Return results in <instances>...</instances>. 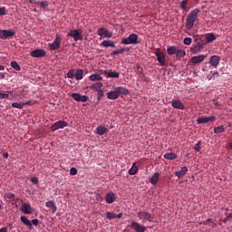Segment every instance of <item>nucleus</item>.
I'll return each instance as SVG.
<instances>
[{
    "label": "nucleus",
    "instance_id": "obj_51",
    "mask_svg": "<svg viewBox=\"0 0 232 232\" xmlns=\"http://www.w3.org/2000/svg\"><path fill=\"white\" fill-rule=\"evenodd\" d=\"M219 77L218 72H214L212 73V76L209 78V81H211V79H217Z\"/></svg>",
    "mask_w": 232,
    "mask_h": 232
},
{
    "label": "nucleus",
    "instance_id": "obj_50",
    "mask_svg": "<svg viewBox=\"0 0 232 232\" xmlns=\"http://www.w3.org/2000/svg\"><path fill=\"white\" fill-rule=\"evenodd\" d=\"M0 15H6V7H0Z\"/></svg>",
    "mask_w": 232,
    "mask_h": 232
},
{
    "label": "nucleus",
    "instance_id": "obj_24",
    "mask_svg": "<svg viewBox=\"0 0 232 232\" xmlns=\"http://www.w3.org/2000/svg\"><path fill=\"white\" fill-rule=\"evenodd\" d=\"M74 77L76 81L82 80V77H84V71L82 69H77L75 72Z\"/></svg>",
    "mask_w": 232,
    "mask_h": 232
},
{
    "label": "nucleus",
    "instance_id": "obj_37",
    "mask_svg": "<svg viewBox=\"0 0 232 232\" xmlns=\"http://www.w3.org/2000/svg\"><path fill=\"white\" fill-rule=\"evenodd\" d=\"M11 66L12 68H14V70H16V72H21V66L19 65V63H17V62H11Z\"/></svg>",
    "mask_w": 232,
    "mask_h": 232
},
{
    "label": "nucleus",
    "instance_id": "obj_46",
    "mask_svg": "<svg viewBox=\"0 0 232 232\" xmlns=\"http://www.w3.org/2000/svg\"><path fill=\"white\" fill-rule=\"evenodd\" d=\"M193 42V40L190 37H186L183 40L184 44H186V46H189V44H191V43Z\"/></svg>",
    "mask_w": 232,
    "mask_h": 232
},
{
    "label": "nucleus",
    "instance_id": "obj_63",
    "mask_svg": "<svg viewBox=\"0 0 232 232\" xmlns=\"http://www.w3.org/2000/svg\"><path fill=\"white\" fill-rule=\"evenodd\" d=\"M116 218H122V213H120V214H116Z\"/></svg>",
    "mask_w": 232,
    "mask_h": 232
},
{
    "label": "nucleus",
    "instance_id": "obj_1",
    "mask_svg": "<svg viewBox=\"0 0 232 232\" xmlns=\"http://www.w3.org/2000/svg\"><path fill=\"white\" fill-rule=\"evenodd\" d=\"M198 14H200V9L196 8L188 14L185 24L187 30H191L195 26V23L198 19Z\"/></svg>",
    "mask_w": 232,
    "mask_h": 232
},
{
    "label": "nucleus",
    "instance_id": "obj_16",
    "mask_svg": "<svg viewBox=\"0 0 232 232\" xmlns=\"http://www.w3.org/2000/svg\"><path fill=\"white\" fill-rule=\"evenodd\" d=\"M21 209L25 215H32V213H34V208H32V206L28 203L22 204Z\"/></svg>",
    "mask_w": 232,
    "mask_h": 232
},
{
    "label": "nucleus",
    "instance_id": "obj_26",
    "mask_svg": "<svg viewBox=\"0 0 232 232\" xmlns=\"http://www.w3.org/2000/svg\"><path fill=\"white\" fill-rule=\"evenodd\" d=\"M20 220L24 226H27V227H32V221L26 218V216H21Z\"/></svg>",
    "mask_w": 232,
    "mask_h": 232
},
{
    "label": "nucleus",
    "instance_id": "obj_18",
    "mask_svg": "<svg viewBox=\"0 0 232 232\" xmlns=\"http://www.w3.org/2000/svg\"><path fill=\"white\" fill-rule=\"evenodd\" d=\"M172 108H175L176 110H185L184 103L180 102V100H172L171 102Z\"/></svg>",
    "mask_w": 232,
    "mask_h": 232
},
{
    "label": "nucleus",
    "instance_id": "obj_40",
    "mask_svg": "<svg viewBox=\"0 0 232 232\" xmlns=\"http://www.w3.org/2000/svg\"><path fill=\"white\" fill-rule=\"evenodd\" d=\"M203 224L206 226V224H208V226H210L211 227H216L217 224H215V222H213V219L208 218L206 221L203 222Z\"/></svg>",
    "mask_w": 232,
    "mask_h": 232
},
{
    "label": "nucleus",
    "instance_id": "obj_44",
    "mask_svg": "<svg viewBox=\"0 0 232 232\" xmlns=\"http://www.w3.org/2000/svg\"><path fill=\"white\" fill-rule=\"evenodd\" d=\"M98 94H97V99L98 101H101V99H102L104 97V91H102V89L97 91Z\"/></svg>",
    "mask_w": 232,
    "mask_h": 232
},
{
    "label": "nucleus",
    "instance_id": "obj_30",
    "mask_svg": "<svg viewBox=\"0 0 232 232\" xmlns=\"http://www.w3.org/2000/svg\"><path fill=\"white\" fill-rule=\"evenodd\" d=\"M164 159H167L168 160H175V159H177V154L173 153V152H169L164 154Z\"/></svg>",
    "mask_w": 232,
    "mask_h": 232
},
{
    "label": "nucleus",
    "instance_id": "obj_9",
    "mask_svg": "<svg viewBox=\"0 0 232 232\" xmlns=\"http://www.w3.org/2000/svg\"><path fill=\"white\" fill-rule=\"evenodd\" d=\"M14 35H15V31L12 29L0 30V39L5 40L8 37H14Z\"/></svg>",
    "mask_w": 232,
    "mask_h": 232
},
{
    "label": "nucleus",
    "instance_id": "obj_22",
    "mask_svg": "<svg viewBox=\"0 0 232 232\" xmlns=\"http://www.w3.org/2000/svg\"><path fill=\"white\" fill-rule=\"evenodd\" d=\"M96 133H97V135L102 136L105 133H108V128H106L102 125H100L96 128Z\"/></svg>",
    "mask_w": 232,
    "mask_h": 232
},
{
    "label": "nucleus",
    "instance_id": "obj_7",
    "mask_svg": "<svg viewBox=\"0 0 232 232\" xmlns=\"http://www.w3.org/2000/svg\"><path fill=\"white\" fill-rule=\"evenodd\" d=\"M61 41H63L61 36L59 34H56V38L54 39L53 43L49 44L50 50H59L61 48Z\"/></svg>",
    "mask_w": 232,
    "mask_h": 232
},
{
    "label": "nucleus",
    "instance_id": "obj_62",
    "mask_svg": "<svg viewBox=\"0 0 232 232\" xmlns=\"http://www.w3.org/2000/svg\"><path fill=\"white\" fill-rule=\"evenodd\" d=\"M3 157H4V159H8V152H5V153L3 154Z\"/></svg>",
    "mask_w": 232,
    "mask_h": 232
},
{
    "label": "nucleus",
    "instance_id": "obj_11",
    "mask_svg": "<svg viewBox=\"0 0 232 232\" xmlns=\"http://www.w3.org/2000/svg\"><path fill=\"white\" fill-rule=\"evenodd\" d=\"M31 57L41 58L46 56V51L44 49H35L30 53Z\"/></svg>",
    "mask_w": 232,
    "mask_h": 232
},
{
    "label": "nucleus",
    "instance_id": "obj_17",
    "mask_svg": "<svg viewBox=\"0 0 232 232\" xmlns=\"http://www.w3.org/2000/svg\"><path fill=\"white\" fill-rule=\"evenodd\" d=\"M206 55L204 54H199L198 56H194L191 58V63L192 64H200V63H203V61L206 60Z\"/></svg>",
    "mask_w": 232,
    "mask_h": 232
},
{
    "label": "nucleus",
    "instance_id": "obj_53",
    "mask_svg": "<svg viewBox=\"0 0 232 232\" xmlns=\"http://www.w3.org/2000/svg\"><path fill=\"white\" fill-rule=\"evenodd\" d=\"M31 182L33 184H39V179L37 177L31 178Z\"/></svg>",
    "mask_w": 232,
    "mask_h": 232
},
{
    "label": "nucleus",
    "instance_id": "obj_32",
    "mask_svg": "<svg viewBox=\"0 0 232 232\" xmlns=\"http://www.w3.org/2000/svg\"><path fill=\"white\" fill-rule=\"evenodd\" d=\"M89 79L92 82L102 81V76H101L99 73H93L89 77Z\"/></svg>",
    "mask_w": 232,
    "mask_h": 232
},
{
    "label": "nucleus",
    "instance_id": "obj_21",
    "mask_svg": "<svg viewBox=\"0 0 232 232\" xmlns=\"http://www.w3.org/2000/svg\"><path fill=\"white\" fill-rule=\"evenodd\" d=\"M101 46H103L104 48H115V42L111 40H104L102 42Z\"/></svg>",
    "mask_w": 232,
    "mask_h": 232
},
{
    "label": "nucleus",
    "instance_id": "obj_27",
    "mask_svg": "<svg viewBox=\"0 0 232 232\" xmlns=\"http://www.w3.org/2000/svg\"><path fill=\"white\" fill-rule=\"evenodd\" d=\"M202 48H203L202 44H198L192 46L190 48V52H191V53H198V52H200V50H202Z\"/></svg>",
    "mask_w": 232,
    "mask_h": 232
},
{
    "label": "nucleus",
    "instance_id": "obj_3",
    "mask_svg": "<svg viewBox=\"0 0 232 232\" xmlns=\"http://www.w3.org/2000/svg\"><path fill=\"white\" fill-rule=\"evenodd\" d=\"M139 35L130 34L128 37L121 39V44H139Z\"/></svg>",
    "mask_w": 232,
    "mask_h": 232
},
{
    "label": "nucleus",
    "instance_id": "obj_48",
    "mask_svg": "<svg viewBox=\"0 0 232 232\" xmlns=\"http://www.w3.org/2000/svg\"><path fill=\"white\" fill-rule=\"evenodd\" d=\"M119 53H123V50L121 48L113 51L111 55H119Z\"/></svg>",
    "mask_w": 232,
    "mask_h": 232
},
{
    "label": "nucleus",
    "instance_id": "obj_59",
    "mask_svg": "<svg viewBox=\"0 0 232 232\" xmlns=\"http://www.w3.org/2000/svg\"><path fill=\"white\" fill-rule=\"evenodd\" d=\"M0 232H8V228L6 227H4L0 228Z\"/></svg>",
    "mask_w": 232,
    "mask_h": 232
},
{
    "label": "nucleus",
    "instance_id": "obj_23",
    "mask_svg": "<svg viewBox=\"0 0 232 232\" xmlns=\"http://www.w3.org/2000/svg\"><path fill=\"white\" fill-rule=\"evenodd\" d=\"M159 179H160V173H154L153 176L150 179V184H153L154 186L157 185V183L159 182Z\"/></svg>",
    "mask_w": 232,
    "mask_h": 232
},
{
    "label": "nucleus",
    "instance_id": "obj_20",
    "mask_svg": "<svg viewBox=\"0 0 232 232\" xmlns=\"http://www.w3.org/2000/svg\"><path fill=\"white\" fill-rule=\"evenodd\" d=\"M105 75L110 79H119V77L121 76V73L115 71H105Z\"/></svg>",
    "mask_w": 232,
    "mask_h": 232
},
{
    "label": "nucleus",
    "instance_id": "obj_39",
    "mask_svg": "<svg viewBox=\"0 0 232 232\" xmlns=\"http://www.w3.org/2000/svg\"><path fill=\"white\" fill-rule=\"evenodd\" d=\"M106 217H107L108 220H113V218H117V214H115L113 212H107Z\"/></svg>",
    "mask_w": 232,
    "mask_h": 232
},
{
    "label": "nucleus",
    "instance_id": "obj_52",
    "mask_svg": "<svg viewBox=\"0 0 232 232\" xmlns=\"http://www.w3.org/2000/svg\"><path fill=\"white\" fill-rule=\"evenodd\" d=\"M77 169H75V168H71V169H70V175H72V176H74V175H77Z\"/></svg>",
    "mask_w": 232,
    "mask_h": 232
},
{
    "label": "nucleus",
    "instance_id": "obj_58",
    "mask_svg": "<svg viewBox=\"0 0 232 232\" xmlns=\"http://www.w3.org/2000/svg\"><path fill=\"white\" fill-rule=\"evenodd\" d=\"M229 220H230L229 216H227V217L224 218L223 222H224V224H227V222H229Z\"/></svg>",
    "mask_w": 232,
    "mask_h": 232
},
{
    "label": "nucleus",
    "instance_id": "obj_4",
    "mask_svg": "<svg viewBox=\"0 0 232 232\" xmlns=\"http://www.w3.org/2000/svg\"><path fill=\"white\" fill-rule=\"evenodd\" d=\"M155 55L160 66H166V55L164 54L162 50H160V48L156 49Z\"/></svg>",
    "mask_w": 232,
    "mask_h": 232
},
{
    "label": "nucleus",
    "instance_id": "obj_57",
    "mask_svg": "<svg viewBox=\"0 0 232 232\" xmlns=\"http://www.w3.org/2000/svg\"><path fill=\"white\" fill-rule=\"evenodd\" d=\"M51 209H52L53 213H55V211H57V206L55 204L53 205V207H51Z\"/></svg>",
    "mask_w": 232,
    "mask_h": 232
},
{
    "label": "nucleus",
    "instance_id": "obj_29",
    "mask_svg": "<svg viewBox=\"0 0 232 232\" xmlns=\"http://www.w3.org/2000/svg\"><path fill=\"white\" fill-rule=\"evenodd\" d=\"M139 171V167L137 166V163H133L132 167L129 170V175H137Z\"/></svg>",
    "mask_w": 232,
    "mask_h": 232
},
{
    "label": "nucleus",
    "instance_id": "obj_14",
    "mask_svg": "<svg viewBox=\"0 0 232 232\" xmlns=\"http://www.w3.org/2000/svg\"><path fill=\"white\" fill-rule=\"evenodd\" d=\"M210 66L213 68H218V64H220V56L218 55H212L208 61Z\"/></svg>",
    "mask_w": 232,
    "mask_h": 232
},
{
    "label": "nucleus",
    "instance_id": "obj_42",
    "mask_svg": "<svg viewBox=\"0 0 232 232\" xmlns=\"http://www.w3.org/2000/svg\"><path fill=\"white\" fill-rule=\"evenodd\" d=\"M179 5L181 9L186 12V10H188V0H183L182 2H180Z\"/></svg>",
    "mask_w": 232,
    "mask_h": 232
},
{
    "label": "nucleus",
    "instance_id": "obj_61",
    "mask_svg": "<svg viewBox=\"0 0 232 232\" xmlns=\"http://www.w3.org/2000/svg\"><path fill=\"white\" fill-rule=\"evenodd\" d=\"M121 50H123V53L130 52V47H124V48H121Z\"/></svg>",
    "mask_w": 232,
    "mask_h": 232
},
{
    "label": "nucleus",
    "instance_id": "obj_38",
    "mask_svg": "<svg viewBox=\"0 0 232 232\" xmlns=\"http://www.w3.org/2000/svg\"><path fill=\"white\" fill-rule=\"evenodd\" d=\"M34 5H39L42 8H46L48 6V1H37Z\"/></svg>",
    "mask_w": 232,
    "mask_h": 232
},
{
    "label": "nucleus",
    "instance_id": "obj_8",
    "mask_svg": "<svg viewBox=\"0 0 232 232\" xmlns=\"http://www.w3.org/2000/svg\"><path fill=\"white\" fill-rule=\"evenodd\" d=\"M138 218L142 222H151V214L146 211L138 212Z\"/></svg>",
    "mask_w": 232,
    "mask_h": 232
},
{
    "label": "nucleus",
    "instance_id": "obj_25",
    "mask_svg": "<svg viewBox=\"0 0 232 232\" xmlns=\"http://www.w3.org/2000/svg\"><path fill=\"white\" fill-rule=\"evenodd\" d=\"M186 173H188V167H182L179 171L175 172V176L180 179V177H184Z\"/></svg>",
    "mask_w": 232,
    "mask_h": 232
},
{
    "label": "nucleus",
    "instance_id": "obj_19",
    "mask_svg": "<svg viewBox=\"0 0 232 232\" xmlns=\"http://www.w3.org/2000/svg\"><path fill=\"white\" fill-rule=\"evenodd\" d=\"M117 197L115 196V193L109 192L106 194L105 200L107 204H113L116 200Z\"/></svg>",
    "mask_w": 232,
    "mask_h": 232
},
{
    "label": "nucleus",
    "instance_id": "obj_33",
    "mask_svg": "<svg viewBox=\"0 0 232 232\" xmlns=\"http://www.w3.org/2000/svg\"><path fill=\"white\" fill-rule=\"evenodd\" d=\"M177 50H179L177 48V46H170V47H168L167 49V53L169 55H175V53H177Z\"/></svg>",
    "mask_w": 232,
    "mask_h": 232
},
{
    "label": "nucleus",
    "instance_id": "obj_13",
    "mask_svg": "<svg viewBox=\"0 0 232 232\" xmlns=\"http://www.w3.org/2000/svg\"><path fill=\"white\" fill-rule=\"evenodd\" d=\"M217 121V117L210 116V117H199L197 120L198 124H207V122H213Z\"/></svg>",
    "mask_w": 232,
    "mask_h": 232
},
{
    "label": "nucleus",
    "instance_id": "obj_41",
    "mask_svg": "<svg viewBox=\"0 0 232 232\" xmlns=\"http://www.w3.org/2000/svg\"><path fill=\"white\" fill-rule=\"evenodd\" d=\"M12 108H17L18 110H23L24 104L23 102H13L12 103Z\"/></svg>",
    "mask_w": 232,
    "mask_h": 232
},
{
    "label": "nucleus",
    "instance_id": "obj_31",
    "mask_svg": "<svg viewBox=\"0 0 232 232\" xmlns=\"http://www.w3.org/2000/svg\"><path fill=\"white\" fill-rule=\"evenodd\" d=\"M137 67V71L136 73L139 75L140 79H144V70L142 69V67H140V65H136Z\"/></svg>",
    "mask_w": 232,
    "mask_h": 232
},
{
    "label": "nucleus",
    "instance_id": "obj_2",
    "mask_svg": "<svg viewBox=\"0 0 232 232\" xmlns=\"http://www.w3.org/2000/svg\"><path fill=\"white\" fill-rule=\"evenodd\" d=\"M130 93V91L122 86L116 87L114 91H111L107 92V99L110 101H117V98L120 95H128Z\"/></svg>",
    "mask_w": 232,
    "mask_h": 232
},
{
    "label": "nucleus",
    "instance_id": "obj_12",
    "mask_svg": "<svg viewBox=\"0 0 232 232\" xmlns=\"http://www.w3.org/2000/svg\"><path fill=\"white\" fill-rule=\"evenodd\" d=\"M130 227H132L133 230H135L136 232H146L147 228L146 227L140 225L139 222L137 221H132L130 223Z\"/></svg>",
    "mask_w": 232,
    "mask_h": 232
},
{
    "label": "nucleus",
    "instance_id": "obj_35",
    "mask_svg": "<svg viewBox=\"0 0 232 232\" xmlns=\"http://www.w3.org/2000/svg\"><path fill=\"white\" fill-rule=\"evenodd\" d=\"M176 57H177V59L186 57V51L178 49L177 52H176Z\"/></svg>",
    "mask_w": 232,
    "mask_h": 232
},
{
    "label": "nucleus",
    "instance_id": "obj_64",
    "mask_svg": "<svg viewBox=\"0 0 232 232\" xmlns=\"http://www.w3.org/2000/svg\"><path fill=\"white\" fill-rule=\"evenodd\" d=\"M214 104H215V106H220V103H218V102H217V101H214Z\"/></svg>",
    "mask_w": 232,
    "mask_h": 232
},
{
    "label": "nucleus",
    "instance_id": "obj_60",
    "mask_svg": "<svg viewBox=\"0 0 232 232\" xmlns=\"http://www.w3.org/2000/svg\"><path fill=\"white\" fill-rule=\"evenodd\" d=\"M5 72H0V80L3 81L5 79Z\"/></svg>",
    "mask_w": 232,
    "mask_h": 232
},
{
    "label": "nucleus",
    "instance_id": "obj_43",
    "mask_svg": "<svg viewBox=\"0 0 232 232\" xmlns=\"http://www.w3.org/2000/svg\"><path fill=\"white\" fill-rule=\"evenodd\" d=\"M67 77H68V79H73V77H75V71H74V69H71L67 72Z\"/></svg>",
    "mask_w": 232,
    "mask_h": 232
},
{
    "label": "nucleus",
    "instance_id": "obj_10",
    "mask_svg": "<svg viewBox=\"0 0 232 232\" xmlns=\"http://www.w3.org/2000/svg\"><path fill=\"white\" fill-rule=\"evenodd\" d=\"M66 126H68V122L64 121H58L51 126V130L53 131H57V130H63V128H66Z\"/></svg>",
    "mask_w": 232,
    "mask_h": 232
},
{
    "label": "nucleus",
    "instance_id": "obj_56",
    "mask_svg": "<svg viewBox=\"0 0 232 232\" xmlns=\"http://www.w3.org/2000/svg\"><path fill=\"white\" fill-rule=\"evenodd\" d=\"M24 104V106H31L32 105V101H27L25 102H22Z\"/></svg>",
    "mask_w": 232,
    "mask_h": 232
},
{
    "label": "nucleus",
    "instance_id": "obj_55",
    "mask_svg": "<svg viewBox=\"0 0 232 232\" xmlns=\"http://www.w3.org/2000/svg\"><path fill=\"white\" fill-rule=\"evenodd\" d=\"M7 198H10V199L15 198V194L9 193V194L7 195Z\"/></svg>",
    "mask_w": 232,
    "mask_h": 232
},
{
    "label": "nucleus",
    "instance_id": "obj_49",
    "mask_svg": "<svg viewBox=\"0 0 232 232\" xmlns=\"http://www.w3.org/2000/svg\"><path fill=\"white\" fill-rule=\"evenodd\" d=\"M54 205H55V202H53V200H49L45 203L46 208H52L53 206H54Z\"/></svg>",
    "mask_w": 232,
    "mask_h": 232
},
{
    "label": "nucleus",
    "instance_id": "obj_54",
    "mask_svg": "<svg viewBox=\"0 0 232 232\" xmlns=\"http://www.w3.org/2000/svg\"><path fill=\"white\" fill-rule=\"evenodd\" d=\"M31 224H32V226H38L39 225V220L38 219H33L31 221Z\"/></svg>",
    "mask_w": 232,
    "mask_h": 232
},
{
    "label": "nucleus",
    "instance_id": "obj_6",
    "mask_svg": "<svg viewBox=\"0 0 232 232\" xmlns=\"http://www.w3.org/2000/svg\"><path fill=\"white\" fill-rule=\"evenodd\" d=\"M67 37H72L73 41L77 42V41H82V33H81L79 30L74 29V30H71L68 34Z\"/></svg>",
    "mask_w": 232,
    "mask_h": 232
},
{
    "label": "nucleus",
    "instance_id": "obj_36",
    "mask_svg": "<svg viewBox=\"0 0 232 232\" xmlns=\"http://www.w3.org/2000/svg\"><path fill=\"white\" fill-rule=\"evenodd\" d=\"M226 131V128L224 126H218L214 128V133L218 134V133H224Z\"/></svg>",
    "mask_w": 232,
    "mask_h": 232
},
{
    "label": "nucleus",
    "instance_id": "obj_45",
    "mask_svg": "<svg viewBox=\"0 0 232 232\" xmlns=\"http://www.w3.org/2000/svg\"><path fill=\"white\" fill-rule=\"evenodd\" d=\"M9 97H10V94L5 93L4 91H0V100L8 99Z\"/></svg>",
    "mask_w": 232,
    "mask_h": 232
},
{
    "label": "nucleus",
    "instance_id": "obj_47",
    "mask_svg": "<svg viewBox=\"0 0 232 232\" xmlns=\"http://www.w3.org/2000/svg\"><path fill=\"white\" fill-rule=\"evenodd\" d=\"M202 149V147H200V141H198V143H196L193 147V150H195L196 151H200V150Z\"/></svg>",
    "mask_w": 232,
    "mask_h": 232
},
{
    "label": "nucleus",
    "instance_id": "obj_34",
    "mask_svg": "<svg viewBox=\"0 0 232 232\" xmlns=\"http://www.w3.org/2000/svg\"><path fill=\"white\" fill-rule=\"evenodd\" d=\"M207 43H213V41H217V36L213 33L207 34L206 36Z\"/></svg>",
    "mask_w": 232,
    "mask_h": 232
},
{
    "label": "nucleus",
    "instance_id": "obj_5",
    "mask_svg": "<svg viewBox=\"0 0 232 232\" xmlns=\"http://www.w3.org/2000/svg\"><path fill=\"white\" fill-rule=\"evenodd\" d=\"M97 34L100 37H103V39H111V37H113V33L110 32L108 29L104 27L99 28Z\"/></svg>",
    "mask_w": 232,
    "mask_h": 232
},
{
    "label": "nucleus",
    "instance_id": "obj_15",
    "mask_svg": "<svg viewBox=\"0 0 232 232\" xmlns=\"http://www.w3.org/2000/svg\"><path fill=\"white\" fill-rule=\"evenodd\" d=\"M72 97L77 102H88V96H86V95H81L79 93H72Z\"/></svg>",
    "mask_w": 232,
    "mask_h": 232
},
{
    "label": "nucleus",
    "instance_id": "obj_28",
    "mask_svg": "<svg viewBox=\"0 0 232 232\" xmlns=\"http://www.w3.org/2000/svg\"><path fill=\"white\" fill-rule=\"evenodd\" d=\"M89 88L90 90H96V92H99V90H102L101 88H102V82H97L96 83L89 86Z\"/></svg>",
    "mask_w": 232,
    "mask_h": 232
}]
</instances>
